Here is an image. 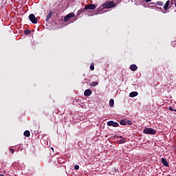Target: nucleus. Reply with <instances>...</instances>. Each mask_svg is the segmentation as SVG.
Segmentation results:
<instances>
[{
    "instance_id": "obj_29",
    "label": "nucleus",
    "mask_w": 176,
    "mask_h": 176,
    "mask_svg": "<svg viewBox=\"0 0 176 176\" xmlns=\"http://www.w3.org/2000/svg\"><path fill=\"white\" fill-rule=\"evenodd\" d=\"M0 176H5V175L0 174Z\"/></svg>"
},
{
    "instance_id": "obj_14",
    "label": "nucleus",
    "mask_w": 176,
    "mask_h": 176,
    "mask_svg": "<svg viewBox=\"0 0 176 176\" xmlns=\"http://www.w3.org/2000/svg\"><path fill=\"white\" fill-rule=\"evenodd\" d=\"M120 124H121V126H126L127 124V120L124 119L121 120L120 122Z\"/></svg>"
},
{
    "instance_id": "obj_1",
    "label": "nucleus",
    "mask_w": 176,
    "mask_h": 176,
    "mask_svg": "<svg viewBox=\"0 0 176 176\" xmlns=\"http://www.w3.org/2000/svg\"><path fill=\"white\" fill-rule=\"evenodd\" d=\"M116 6V3L113 1H106L102 4V7L104 9H111L112 8H115Z\"/></svg>"
},
{
    "instance_id": "obj_28",
    "label": "nucleus",
    "mask_w": 176,
    "mask_h": 176,
    "mask_svg": "<svg viewBox=\"0 0 176 176\" xmlns=\"http://www.w3.org/2000/svg\"><path fill=\"white\" fill-rule=\"evenodd\" d=\"M82 12H83V10H78V13H81Z\"/></svg>"
},
{
    "instance_id": "obj_25",
    "label": "nucleus",
    "mask_w": 176,
    "mask_h": 176,
    "mask_svg": "<svg viewBox=\"0 0 176 176\" xmlns=\"http://www.w3.org/2000/svg\"><path fill=\"white\" fill-rule=\"evenodd\" d=\"M75 170H79V165L74 166Z\"/></svg>"
},
{
    "instance_id": "obj_17",
    "label": "nucleus",
    "mask_w": 176,
    "mask_h": 176,
    "mask_svg": "<svg viewBox=\"0 0 176 176\" xmlns=\"http://www.w3.org/2000/svg\"><path fill=\"white\" fill-rule=\"evenodd\" d=\"M175 3H176V0H171L170 1V8H173V5H174V3L175 4Z\"/></svg>"
},
{
    "instance_id": "obj_10",
    "label": "nucleus",
    "mask_w": 176,
    "mask_h": 176,
    "mask_svg": "<svg viewBox=\"0 0 176 176\" xmlns=\"http://www.w3.org/2000/svg\"><path fill=\"white\" fill-rule=\"evenodd\" d=\"M52 16H53V11H50L47 16V18H46L47 22H48L49 20H50V19H52Z\"/></svg>"
},
{
    "instance_id": "obj_30",
    "label": "nucleus",
    "mask_w": 176,
    "mask_h": 176,
    "mask_svg": "<svg viewBox=\"0 0 176 176\" xmlns=\"http://www.w3.org/2000/svg\"><path fill=\"white\" fill-rule=\"evenodd\" d=\"M119 138H122V136H119Z\"/></svg>"
},
{
    "instance_id": "obj_15",
    "label": "nucleus",
    "mask_w": 176,
    "mask_h": 176,
    "mask_svg": "<svg viewBox=\"0 0 176 176\" xmlns=\"http://www.w3.org/2000/svg\"><path fill=\"white\" fill-rule=\"evenodd\" d=\"M23 135H25V137H30L31 135V133H30V131H25L23 133Z\"/></svg>"
},
{
    "instance_id": "obj_11",
    "label": "nucleus",
    "mask_w": 176,
    "mask_h": 176,
    "mask_svg": "<svg viewBox=\"0 0 176 176\" xmlns=\"http://www.w3.org/2000/svg\"><path fill=\"white\" fill-rule=\"evenodd\" d=\"M149 5H157L158 6H163L164 3H163V1H157L156 3H150Z\"/></svg>"
},
{
    "instance_id": "obj_22",
    "label": "nucleus",
    "mask_w": 176,
    "mask_h": 176,
    "mask_svg": "<svg viewBox=\"0 0 176 176\" xmlns=\"http://www.w3.org/2000/svg\"><path fill=\"white\" fill-rule=\"evenodd\" d=\"M126 142V140L124 139H122L120 140V144H124Z\"/></svg>"
},
{
    "instance_id": "obj_18",
    "label": "nucleus",
    "mask_w": 176,
    "mask_h": 176,
    "mask_svg": "<svg viewBox=\"0 0 176 176\" xmlns=\"http://www.w3.org/2000/svg\"><path fill=\"white\" fill-rule=\"evenodd\" d=\"M24 34H25V35H28V34H31V30H25L24 31Z\"/></svg>"
},
{
    "instance_id": "obj_6",
    "label": "nucleus",
    "mask_w": 176,
    "mask_h": 176,
    "mask_svg": "<svg viewBox=\"0 0 176 176\" xmlns=\"http://www.w3.org/2000/svg\"><path fill=\"white\" fill-rule=\"evenodd\" d=\"M73 17H75V14L71 12L65 16L64 21H69V20H71V19H72Z\"/></svg>"
},
{
    "instance_id": "obj_26",
    "label": "nucleus",
    "mask_w": 176,
    "mask_h": 176,
    "mask_svg": "<svg viewBox=\"0 0 176 176\" xmlns=\"http://www.w3.org/2000/svg\"><path fill=\"white\" fill-rule=\"evenodd\" d=\"M169 111H175V109H173V107H169Z\"/></svg>"
},
{
    "instance_id": "obj_5",
    "label": "nucleus",
    "mask_w": 176,
    "mask_h": 176,
    "mask_svg": "<svg viewBox=\"0 0 176 176\" xmlns=\"http://www.w3.org/2000/svg\"><path fill=\"white\" fill-rule=\"evenodd\" d=\"M97 6H96L95 4H88L85 6L84 10H94V9H96Z\"/></svg>"
},
{
    "instance_id": "obj_16",
    "label": "nucleus",
    "mask_w": 176,
    "mask_h": 176,
    "mask_svg": "<svg viewBox=\"0 0 176 176\" xmlns=\"http://www.w3.org/2000/svg\"><path fill=\"white\" fill-rule=\"evenodd\" d=\"M113 105H115V100H113V99H111L109 100V106L112 107Z\"/></svg>"
},
{
    "instance_id": "obj_12",
    "label": "nucleus",
    "mask_w": 176,
    "mask_h": 176,
    "mask_svg": "<svg viewBox=\"0 0 176 176\" xmlns=\"http://www.w3.org/2000/svg\"><path fill=\"white\" fill-rule=\"evenodd\" d=\"M137 96H138V92L137 91H133L129 94V97L131 98L137 97Z\"/></svg>"
},
{
    "instance_id": "obj_9",
    "label": "nucleus",
    "mask_w": 176,
    "mask_h": 176,
    "mask_svg": "<svg viewBox=\"0 0 176 176\" xmlns=\"http://www.w3.org/2000/svg\"><path fill=\"white\" fill-rule=\"evenodd\" d=\"M161 162L162 164L165 166V167H168V162H167V160H166L165 158H162Z\"/></svg>"
},
{
    "instance_id": "obj_4",
    "label": "nucleus",
    "mask_w": 176,
    "mask_h": 176,
    "mask_svg": "<svg viewBox=\"0 0 176 176\" xmlns=\"http://www.w3.org/2000/svg\"><path fill=\"white\" fill-rule=\"evenodd\" d=\"M29 19L32 23V24H37L38 23V19L35 17L34 14H30L29 15Z\"/></svg>"
},
{
    "instance_id": "obj_3",
    "label": "nucleus",
    "mask_w": 176,
    "mask_h": 176,
    "mask_svg": "<svg viewBox=\"0 0 176 176\" xmlns=\"http://www.w3.org/2000/svg\"><path fill=\"white\" fill-rule=\"evenodd\" d=\"M168 9H171V6L170 5V0L166 1L164 5V13H168Z\"/></svg>"
},
{
    "instance_id": "obj_21",
    "label": "nucleus",
    "mask_w": 176,
    "mask_h": 176,
    "mask_svg": "<svg viewBox=\"0 0 176 176\" xmlns=\"http://www.w3.org/2000/svg\"><path fill=\"white\" fill-rule=\"evenodd\" d=\"M98 82H92V86H98Z\"/></svg>"
},
{
    "instance_id": "obj_19",
    "label": "nucleus",
    "mask_w": 176,
    "mask_h": 176,
    "mask_svg": "<svg viewBox=\"0 0 176 176\" xmlns=\"http://www.w3.org/2000/svg\"><path fill=\"white\" fill-rule=\"evenodd\" d=\"M90 69H91V71H94V63H92L91 64V65H90Z\"/></svg>"
},
{
    "instance_id": "obj_23",
    "label": "nucleus",
    "mask_w": 176,
    "mask_h": 176,
    "mask_svg": "<svg viewBox=\"0 0 176 176\" xmlns=\"http://www.w3.org/2000/svg\"><path fill=\"white\" fill-rule=\"evenodd\" d=\"M9 151H10V152L11 153H14V150L13 148H9Z\"/></svg>"
},
{
    "instance_id": "obj_24",
    "label": "nucleus",
    "mask_w": 176,
    "mask_h": 176,
    "mask_svg": "<svg viewBox=\"0 0 176 176\" xmlns=\"http://www.w3.org/2000/svg\"><path fill=\"white\" fill-rule=\"evenodd\" d=\"M97 12H98L96 13V14H100V12H101V8H98Z\"/></svg>"
},
{
    "instance_id": "obj_2",
    "label": "nucleus",
    "mask_w": 176,
    "mask_h": 176,
    "mask_svg": "<svg viewBox=\"0 0 176 176\" xmlns=\"http://www.w3.org/2000/svg\"><path fill=\"white\" fill-rule=\"evenodd\" d=\"M144 134H149L150 135H155L156 134V130L152 128H145L143 130Z\"/></svg>"
},
{
    "instance_id": "obj_20",
    "label": "nucleus",
    "mask_w": 176,
    "mask_h": 176,
    "mask_svg": "<svg viewBox=\"0 0 176 176\" xmlns=\"http://www.w3.org/2000/svg\"><path fill=\"white\" fill-rule=\"evenodd\" d=\"M126 124H128V126H131L133 124V122H131V120H126Z\"/></svg>"
},
{
    "instance_id": "obj_31",
    "label": "nucleus",
    "mask_w": 176,
    "mask_h": 176,
    "mask_svg": "<svg viewBox=\"0 0 176 176\" xmlns=\"http://www.w3.org/2000/svg\"><path fill=\"white\" fill-rule=\"evenodd\" d=\"M168 176H171V175H168Z\"/></svg>"
},
{
    "instance_id": "obj_27",
    "label": "nucleus",
    "mask_w": 176,
    "mask_h": 176,
    "mask_svg": "<svg viewBox=\"0 0 176 176\" xmlns=\"http://www.w3.org/2000/svg\"><path fill=\"white\" fill-rule=\"evenodd\" d=\"M143 1H144L145 2H151L152 1V0H143Z\"/></svg>"
},
{
    "instance_id": "obj_7",
    "label": "nucleus",
    "mask_w": 176,
    "mask_h": 176,
    "mask_svg": "<svg viewBox=\"0 0 176 176\" xmlns=\"http://www.w3.org/2000/svg\"><path fill=\"white\" fill-rule=\"evenodd\" d=\"M107 126H112V127H119V123L111 120L107 122Z\"/></svg>"
},
{
    "instance_id": "obj_13",
    "label": "nucleus",
    "mask_w": 176,
    "mask_h": 176,
    "mask_svg": "<svg viewBox=\"0 0 176 176\" xmlns=\"http://www.w3.org/2000/svg\"><path fill=\"white\" fill-rule=\"evenodd\" d=\"M138 69V67L135 65H131L130 66L131 71H137Z\"/></svg>"
},
{
    "instance_id": "obj_8",
    "label": "nucleus",
    "mask_w": 176,
    "mask_h": 176,
    "mask_svg": "<svg viewBox=\"0 0 176 176\" xmlns=\"http://www.w3.org/2000/svg\"><path fill=\"white\" fill-rule=\"evenodd\" d=\"M91 89H86L84 92V95L86 96L87 97H89V96H91Z\"/></svg>"
}]
</instances>
